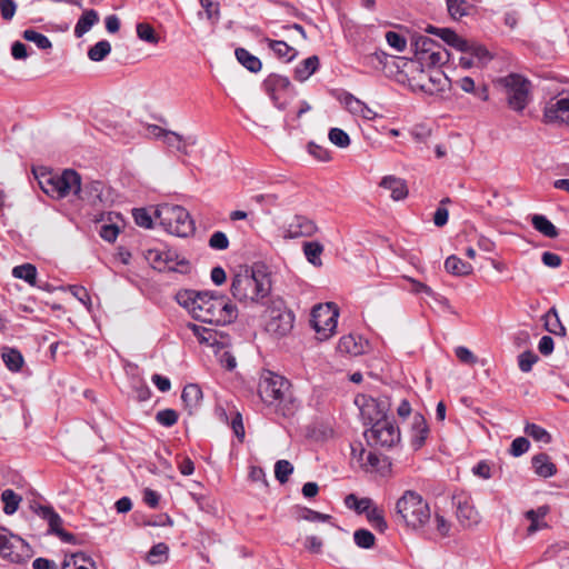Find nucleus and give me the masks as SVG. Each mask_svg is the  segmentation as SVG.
<instances>
[{"label": "nucleus", "instance_id": "1", "mask_svg": "<svg viewBox=\"0 0 569 569\" xmlns=\"http://www.w3.org/2000/svg\"><path fill=\"white\" fill-rule=\"evenodd\" d=\"M176 300L200 322L224 326L238 318L236 305L227 296L217 291L184 289L176 295Z\"/></svg>", "mask_w": 569, "mask_h": 569}, {"label": "nucleus", "instance_id": "2", "mask_svg": "<svg viewBox=\"0 0 569 569\" xmlns=\"http://www.w3.org/2000/svg\"><path fill=\"white\" fill-rule=\"evenodd\" d=\"M272 290L269 268L256 262L236 273L230 283L232 297L241 303L267 305Z\"/></svg>", "mask_w": 569, "mask_h": 569}, {"label": "nucleus", "instance_id": "3", "mask_svg": "<svg viewBox=\"0 0 569 569\" xmlns=\"http://www.w3.org/2000/svg\"><path fill=\"white\" fill-rule=\"evenodd\" d=\"M258 392L264 403L276 405L284 417L292 416L299 406L292 395L290 381L271 371L261 375Z\"/></svg>", "mask_w": 569, "mask_h": 569}, {"label": "nucleus", "instance_id": "4", "mask_svg": "<svg viewBox=\"0 0 569 569\" xmlns=\"http://www.w3.org/2000/svg\"><path fill=\"white\" fill-rule=\"evenodd\" d=\"M395 512L397 520L413 531H421L430 521L429 503L420 493L406 490L397 500Z\"/></svg>", "mask_w": 569, "mask_h": 569}, {"label": "nucleus", "instance_id": "5", "mask_svg": "<svg viewBox=\"0 0 569 569\" xmlns=\"http://www.w3.org/2000/svg\"><path fill=\"white\" fill-rule=\"evenodd\" d=\"M41 190L52 199H63L69 194L81 193V177L73 169H64L61 173L33 170Z\"/></svg>", "mask_w": 569, "mask_h": 569}, {"label": "nucleus", "instance_id": "6", "mask_svg": "<svg viewBox=\"0 0 569 569\" xmlns=\"http://www.w3.org/2000/svg\"><path fill=\"white\" fill-rule=\"evenodd\" d=\"M156 217L170 234L187 238L193 234L196 227L190 213L181 206L164 203L157 208Z\"/></svg>", "mask_w": 569, "mask_h": 569}, {"label": "nucleus", "instance_id": "7", "mask_svg": "<svg viewBox=\"0 0 569 569\" xmlns=\"http://www.w3.org/2000/svg\"><path fill=\"white\" fill-rule=\"evenodd\" d=\"M266 306L268 313L266 331L278 339L288 336L295 325L293 311L287 307L286 301L279 296L270 297Z\"/></svg>", "mask_w": 569, "mask_h": 569}, {"label": "nucleus", "instance_id": "8", "mask_svg": "<svg viewBox=\"0 0 569 569\" xmlns=\"http://www.w3.org/2000/svg\"><path fill=\"white\" fill-rule=\"evenodd\" d=\"M503 89L510 109L521 112L529 103L531 82L519 73H509L496 80Z\"/></svg>", "mask_w": 569, "mask_h": 569}, {"label": "nucleus", "instance_id": "9", "mask_svg": "<svg viewBox=\"0 0 569 569\" xmlns=\"http://www.w3.org/2000/svg\"><path fill=\"white\" fill-rule=\"evenodd\" d=\"M0 555L12 563H24L33 556V550L24 539L0 527Z\"/></svg>", "mask_w": 569, "mask_h": 569}, {"label": "nucleus", "instance_id": "10", "mask_svg": "<svg viewBox=\"0 0 569 569\" xmlns=\"http://www.w3.org/2000/svg\"><path fill=\"white\" fill-rule=\"evenodd\" d=\"M355 403L359 407L365 423H377L388 419V412L391 408L389 397L379 396L377 398L367 395L357 396Z\"/></svg>", "mask_w": 569, "mask_h": 569}, {"label": "nucleus", "instance_id": "11", "mask_svg": "<svg viewBox=\"0 0 569 569\" xmlns=\"http://www.w3.org/2000/svg\"><path fill=\"white\" fill-rule=\"evenodd\" d=\"M367 443L373 448L390 449L400 442V430L389 419L377 421L365 431Z\"/></svg>", "mask_w": 569, "mask_h": 569}, {"label": "nucleus", "instance_id": "12", "mask_svg": "<svg viewBox=\"0 0 569 569\" xmlns=\"http://www.w3.org/2000/svg\"><path fill=\"white\" fill-rule=\"evenodd\" d=\"M339 311L335 303L319 305L312 309L311 325L320 340L332 336L337 328Z\"/></svg>", "mask_w": 569, "mask_h": 569}, {"label": "nucleus", "instance_id": "13", "mask_svg": "<svg viewBox=\"0 0 569 569\" xmlns=\"http://www.w3.org/2000/svg\"><path fill=\"white\" fill-rule=\"evenodd\" d=\"M30 508L37 516L48 522L49 533L56 535L62 542L66 543L76 545L78 542V539L73 533L68 532L61 528L62 519L51 506L41 505L34 501L30 505Z\"/></svg>", "mask_w": 569, "mask_h": 569}, {"label": "nucleus", "instance_id": "14", "mask_svg": "<svg viewBox=\"0 0 569 569\" xmlns=\"http://www.w3.org/2000/svg\"><path fill=\"white\" fill-rule=\"evenodd\" d=\"M318 231L316 222L305 216L297 214L288 223L286 237L290 239L311 237Z\"/></svg>", "mask_w": 569, "mask_h": 569}, {"label": "nucleus", "instance_id": "15", "mask_svg": "<svg viewBox=\"0 0 569 569\" xmlns=\"http://www.w3.org/2000/svg\"><path fill=\"white\" fill-rule=\"evenodd\" d=\"M543 118L546 122L560 120L569 123V97H562L549 102L545 109Z\"/></svg>", "mask_w": 569, "mask_h": 569}, {"label": "nucleus", "instance_id": "16", "mask_svg": "<svg viewBox=\"0 0 569 569\" xmlns=\"http://www.w3.org/2000/svg\"><path fill=\"white\" fill-rule=\"evenodd\" d=\"M429 435V427L425 417L420 413H415L411 425V447L419 450L425 443Z\"/></svg>", "mask_w": 569, "mask_h": 569}, {"label": "nucleus", "instance_id": "17", "mask_svg": "<svg viewBox=\"0 0 569 569\" xmlns=\"http://www.w3.org/2000/svg\"><path fill=\"white\" fill-rule=\"evenodd\" d=\"M290 84L288 77L277 73L269 74L263 81V88L274 103H277L279 99L278 92L288 90Z\"/></svg>", "mask_w": 569, "mask_h": 569}, {"label": "nucleus", "instance_id": "18", "mask_svg": "<svg viewBox=\"0 0 569 569\" xmlns=\"http://www.w3.org/2000/svg\"><path fill=\"white\" fill-rule=\"evenodd\" d=\"M531 463L535 472L542 478H550L557 473V467L547 453L535 455Z\"/></svg>", "mask_w": 569, "mask_h": 569}, {"label": "nucleus", "instance_id": "19", "mask_svg": "<svg viewBox=\"0 0 569 569\" xmlns=\"http://www.w3.org/2000/svg\"><path fill=\"white\" fill-rule=\"evenodd\" d=\"M366 342L361 337H355L352 335L343 336L340 338L338 349L340 352H345L351 356H359L365 352Z\"/></svg>", "mask_w": 569, "mask_h": 569}, {"label": "nucleus", "instance_id": "20", "mask_svg": "<svg viewBox=\"0 0 569 569\" xmlns=\"http://www.w3.org/2000/svg\"><path fill=\"white\" fill-rule=\"evenodd\" d=\"M549 506L545 505L537 509H530L525 513L526 518L530 521V526L528 527L529 535L547 527V522L543 521V518L549 513Z\"/></svg>", "mask_w": 569, "mask_h": 569}, {"label": "nucleus", "instance_id": "21", "mask_svg": "<svg viewBox=\"0 0 569 569\" xmlns=\"http://www.w3.org/2000/svg\"><path fill=\"white\" fill-rule=\"evenodd\" d=\"M319 66L318 56L308 57L296 67L295 79L300 82L308 80L318 70Z\"/></svg>", "mask_w": 569, "mask_h": 569}, {"label": "nucleus", "instance_id": "22", "mask_svg": "<svg viewBox=\"0 0 569 569\" xmlns=\"http://www.w3.org/2000/svg\"><path fill=\"white\" fill-rule=\"evenodd\" d=\"M380 186L391 191V198L393 200H402L408 194L406 182L402 179L396 178L393 176L385 177L381 180Z\"/></svg>", "mask_w": 569, "mask_h": 569}, {"label": "nucleus", "instance_id": "23", "mask_svg": "<svg viewBox=\"0 0 569 569\" xmlns=\"http://www.w3.org/2000/svg\"><path fill=\"white\" fill-rule=\"evenodd\" d=\"M103 183L101 181H91L84 187L81 186V193L76 194L81 200H87L92 204H97L98 202H102V193H103Z\"/></svg>", "mask_w": 569, "mask_h": 569}, {"label": "nucleus", "instance_id": "24", "mask_svg": "<svg viewBox=\"0 0 569 569\" xmlns=\"http://www.w3.org/2000/svg\"><path fill=\"white\" fill-rule=\"evenodd\" d=\"M445 269L447 272L458 277L469 276L473 271V267L469 262H465L455 254L446 259Z\"/></svg>", "mask_w": 569, "mask_h": 569}, {"label": "nucleus", "instance_id": "25", "mask_svg": "<svg viewBox=\"0 0 569 569\" xmlns=\"http://www.w3.org/2000/svg\"><path fill=\"white\" fill-rule=\"evenodd\" d=\"M163 142L169 147L173 148L177 151L187 154V146H193L196 144V138L194 137H182L181 134L174 132V131H168L166 134Z\"/></svg>", "mask_w": 569, "mask_h": 569}, {"label": "nucleus", "instance_id": "26", "mask_svg": "<svg viewBox=\"0 0 569 569\" xmlns=\"http://www.w3.org/2000/svg\"><path fill=\"white\" fill-rule=\"evenodd\" d=\"M99 21L98 12L93 9L86 10L74 27V36L81 38Z\"/></svg>", "mask_w": 569, "mask_h": 569}, {"label": "nucleus", "instance_id": "27", "mask_svg": "<svg viewBox=\"0 0 569 569\" xmlns=\"http://www.w3.org/2000/svg\"><path fill=\"white\" fill-rule=\"evenodd\" d=\"M202 399V390L201 388L196 383H189L187 385L181 393V400L184 403V407L189 410L191 413L192 409H194Z\"/></svg>", "mask_w": 569, "mask_h": 569}, {"label": "nucleus", "instance_id": "28", "mask_svg": "<svg viewBox=\"0 0 569 569\" xmlns=\"http://www.w3.org/2000/svg\"><path fill=\"white\" fill-rule=\"evenodd\" d=\"M531 224L545 237L553 239L559 234L557 227L543 214H533L531 217Z\"/></svg>", "mask_w": 569, "mask_h": 569}, {"label": "nucleus", "instance_id": "29", "mask_svg": "<svg viewBox=\"0 0 569 569\" xmlns=\"http://www.w3.org/2000/svg\"><path fill=\"white\" fill-rule=\"evenodd\" d=\"M1 357L7 368L13 372L19 371L24 362L21 352L10 347L2 348Z\"/></svg>", "mask_w": 569, "mask_h": 569}, {"label": "nucleus", "instance_id": "30", "mask_svg": "<svg viewBox=\"0 0 569 569\" xmlns=\"http://www.w3.org/2000/svg\"><path fill=\"white\" fill-rule=\"evenodd\" d=\"M457 517L463 526L478 523V511L467 500L459 501L457 507Z\"/></svg>", "mask_w": 569, "mask_h": 569}, {"label": "nucleus", "instance_id": "31", "mask_svg": "<svg viewBox=\"0 0 569 569\" xmlns=\"http://www.w3.org/2000/svg\"><path fill=\"white\" fill-rule=\"evenodd\" d=\"M236 58L238 62L248 69L250 72H258L262 68V63L260 59L253 54H251L244 48H237L234 51Z\"/></svg>", "mask_w": 569, "mask_h": 569}, {"label": "nucleus", "instance_id": "32", "mask_svg": "<svg viewBox=\"0 0 569 569\" xmlns=\"http://www.w3.org/2000/svg\"><path fill=\"white\" fill-rule=\"evenodd\" d=\"M446 3L450 17L455 20L470 16L475 10V7L466 0H446Z\"/></svg>", "mask_w": 569, "mask_h": 569}, {"label": "nucleus", "instance_id": "33", "mask_svg": "<svg viewBox=\"0 0 569 569\" xmlns=\"http://www.w3.org/2000/svg\"><path fill=\"white\" fill-rule=\"evenodd\" d=\"M267 41L268 47L276 53V56L280 59H286L287 62L292 61L298 54V51L284 41L271 39H267Z\"/></svg>", "mask_w": 569, "mask_h": 569}, {"label": "nucleus", "instance_id": "34", "mask_svg": "<svg viewBox=\"0 0 569 569\" xmlns=\"http://www.w3.org/2000/svg\"><path fill=\"white\" fill-rule=\"evenodd\" d=\"M302 248L308 262L315 267L322 264L321 254L323 252V246L319 241H307L303 243Z\"/></svg>", "mask_w": 569, "mask_h": 569}, {"label": "nucleus", "instance_id": "35", "mask_svg": "<svg viewBox=\"0 0 569 569\" xmlns=\"http://www.w3.org/2000/svg\"><path fill=\"white\" fill-rule=\"evenodd\" d=\"M440 39L451 48L462 52L468 49V40L457 34L453 30L446 28L441 29Z\"/></svg>", "mask_w": 569, "mask_h": 569}, {"label": "nucleus", "instance_id": "36", "mask_svg": "<svg viewBox=\"0 0 569 569\" xmlns=\"http://www.w3.org/2000/svg\"><path fill=\"white\" fill-rule=\"evenodd\" d=\"M431 44L432 39L423 34H412L410 38V46L415 52L417 61L420 60L421 56H426L428 52H430Z\"/></svg>", "mask_w": 569, "mask_h": 569}, {"label": "nucleus", "instance_id": "37", "mask_svg": "<svg viewBox=\"0 0 569 569\" xmlns=\"http://www.w3.org/2000/svg\"><path fill=\"white\" fill-rule=\"evenodd\" d=\"M37 268L31 263H23L20 266H17L12 270V276L18 279H22L26 282H28L30 286H38L37 284Z\"/></svg>", "mask_w": 569, "mask_h": 569}, {"label": "nucleus", "instance_id": "38", "mask_svg": "<svg viewBox=\"0 0 569 569\" xmlns=\"http://www.w3.org/2000/svg\"><path fill=\"white\" fill-rule=\"evenodd\" d=\"M545 328L547 331L556 336H566V327L561 323L558 311L555 307L549 309L546 313Z\"/></svg>", "mask_w": 569, "mask_h": 569}, {"label": "nucleus", "instance_id": "39", "mask_svg": "<svg viewBox=\"0 0 569 569\" xmlns=\"http://www.w3.org/2000/svg\"><path fill=\"white\" fill-rule=\"evenodd\" d=\"M525 433L537 442L549 445L552 441V436L545 428L539 425L527 422L523 429Z\"/></svg>", "mask_w": 569, "mask_h": 569}, {"label": "nucleus", "instance_id": "40", "mask_svg": "<svg viewBox=\"0 0 569 569\" xmlns=\"http://www.w3.org/2000/svg\"><path fill=\"white\" fill-rule=\"evenodd\" d=\"M450 53L448 51H431L426 56H421L418 61L421 66L426 67H438L447 63L449 61Z\"/></svg>", "mask_w": 569, "mask_h": 569}, {"label": "nucleus", "instance_id": "41", "mask_svg": "<svg viewBox=\"0 0 569 569\" xmlns=\"http://www.w3.org/2000/svg\"><path fill=\"white\" fill-rule=\"evenodd\" d=\"M345 503L348 508L355 509L358 513H367L373 506L370 498H358L356 495L350 493L345 498Z\"/></svg>", "mask_w": 569, "mask_h": 569}, {"label": "nucleus", "instance_id": "42", "mask_svg": "<svg viewBox=\"0 0 569 569\" xmlns=\"http://www.w3.org/2000/svg\"><path fill=\"white\" fill-rule=\"evenodd\" d=\"M1 500L4 503L3 512L6 515H13L19 508L21 497L12 489H6L1 495Z\"/></svg>", "mask_w": 569, "mask_h": 569}, {"label": "nucleus", "instance_id": "43", "mask_svg": "<svg viewBox=\"0 0 569 569\" xmlns=\"http://www.w3.org/2000/svg\"><path fill=\"white\" fill-rule=\"evenodd\" d=\"M111 52V44L107 40H100L88 50V58L91 61H102Z\"/></svg>", "mask_w": 569, "mask_h": 569}, {"label": "nucleus", "instance_id": "44", "mask_svg": "<svg viewBox=\"0 0 569 569\" xmlns=\"http://www.w3.org/2000/svg\"><path fill=\"white\" fill-rule=\"evenodd\" d=\"M368 521L371 526L378 530L379 532H385L388 528L387 521L383 516V511L379 509L377 506H372L369 511L366 513Z\"/></svg>", "mask_w": 569, "mask_h": 569}, {"label": "nucleus", "instance_id": "45", "mask_svg": "<svg viewBox=\"0 0 569 569\" xmlns=\"http://www.w3.org/2000/svg\"><path fill=\"white\" fill-rule=\"evenodd\" d=\"M22 37L24 40L36 43V46L41 50H48L52 48L50 39L33 29L24 30Z\"/></svg>", "mask_w": 569, "mask_h": 569}, {"label": "nucleus", "instance_id": "46", "mask_svg": "<svg viewBox=\"0 0 569 569\" xmlns=\"http://www.w3.org/2000/svg\"><path fill=\"white\" fill-rule=\"evenodd\" d=\"M136 30L138 38L147 43L157 44L160 40L153 27L147 22L137 23Z\"/></svg>", "mask_w": 569, "mask_h": 569}, {"label": "nucleus", "instance_id": "47", "mask_svg": "<svg viewBox=\"0 0 569 569\" xmlns=\"http://www.w3.org/2000/svg\"><path fill=\"white\" fill-rule=\"evenodd\" d=\"M169 547L164 542H159L151 547L147 555V560L152 565L162 563L167 560Z\"/></svg>", "mask_w": 569, "mask_h": 569}, {"label": "nucleus", "instance_id": "48", "mask_svg": "<svg viewBox=\"0 0 569 569\" xmlns=\"http://www.w3.org/2000/svg\"><path fill=\"white\" fill-rule=\"evenodd\" d=\"M90 562L91 566H94L92 559L87 556L84 552H76L70 556V558H66L62 562V569H88L83 565H79L78 562Z\"/></svg>", "mask_w": 569, "mask_h": 569}, {"label": "nucleus", "instance_id": "49", "mask_svg": "<svg viewBox=\"0 0 569 569\" xmlns=\"http://www.w3.org/2000/svg\"><path fill=\"white\" fill-rule=\"evenodd\" d=\"M355 543L362 549H370L376 543L375 535L367 529H358L353 533Z\"/></svg>", "mask_w": 569, "mask_h": 569}, {"label": "nucleus", "instance_id": "50", "mask_svg": "<svg viewBox=\"0 0 569 569\" xmlns=\"http://www.w3.org/2000/svg\"><path fill=\"white\" fill-rule=\"evenodd\" d=\"M298 519L311 521V522H328L332 520V517L327 513H321L319 511L312 510L307 507H300L299 508V515L297 516Z\"/></svg>", "mask_w": 569, "mask_h": 569}, {"label": "nucleus", "instance_id": "51", "mask_svg": "<svg viewBox=\"0 0 569 569\" xmlns=\"http://www.w3.org/2000/svg\"><path fill=\"white\" fill-rule=\"evenodd\" d=\"M293 472V466L288 460H278L274 465V476L280 483H286Z\"/></svg>", "mask_w": 569, "mask_h": 569}, {"label": "nucleus", "instance_id": "52", "mask_svg": "<svg viewBox=\"0 0 569 569\" xmlns=\"http://www.w3.org/2000/svg\"><path fill=\"white\" fill-rule=\"evenodd\" d=\"M469 53L472 58H477L481 63H486L491 59L489 51L481 44L468 41V49L462 51Z\"/></svg>", "mask_w": 569, "mask_h": 569}, {"label": "nucleus", "instance_id": "53", "mask_svg": "<svg viewBox=\"0 0 569 569\" xmlns=\"http://www.w3.org/2000/svg\"><path fill=\"white\" fill-rule=\"evenodd\" d=\"M539 357L531 350H526L518 356V366L522 372H530Z\"/></svg>", "mask_w": 569, "mask_h": 569}, {"label": "nucleus", "instance_id": "54", "mask_svg": "<svg viewBox=\"0 0 569 569\" xmlns=\"http://www.w3.org/2000/svg\"><path fill=\"white\" fill-rule=\"evenodd\" d=\"M179 415L173 409H163L156 413V421L163 427H172L178 422Z\"/></svg>", "mask_w": 569, "mask_h": 569}, {"label": "nucleus", "instance_id": "55", "mask_svg": "<svg viewBox=\"0 0 569 569\" xmlns=\"http://www.w3.org/2000/svg\"><path fill=\"white\" fill-rule=\"evenodd\" d=\"M328 138L331 143L339 148H347L350 144V138L346 131L340 128H331Z\"/></svg>", "mask_w": 569, "mask_h": 569}, {"label": "nucleus", "instance_id": "56", "mask_svg": "<svg viewBox=\"0 0 569 569\" xmlns=\"http://www.w3.org/2000/svg\"><path fill=\"white\" fill-rule=\"evenodd\" d=\"M201 7L204 10L206 17L212 23H217L220 19V8L219 2H214L213 0H199Z\"/></svg>", "mask_w": 569, "mask_h": 569}, {"label": "nucleus", "instance_id": "57", "mask_svg": "<svg viewBox=\"0 0 569 569\" xmlns=\"http://www.w3.org/2000/svg\"><path fill=\"white\" fill-rule=\"evenodd\" d=\"M132 217L134 219L136 224L139 227L150 229L152 228L153 220L151 214L146 208H136L132 210Z\"/></svg>", "mask_w": 569, "mask_h": 569}, {"label": "nucleus", "instance_id": "58", "mask_svg": "<svg viewBox=\"0 0 569 569\" xmlns=\"http://www.w3.org/2000/svg\"><path fill=\"white\" fill-rule=\"evenodd\" d=\"M530 448V441L525 437H518L511 442L509 452L513 457H520Z\"/></svg>", "mask_w": 569, "mask_h": 569}, {"label": "nucleus", "instance_id": "59", "mask_svg": "<svg viewBox=\"0 0 569 569\" xmlns=\"http://www.w3.org/2000/svg\"><path fill=\"white\" fill-rule=\"evenodd\" d=\"M386 40L388 44L396 49L398 52H403L407 47L405 37L395 31H388L386 33Z\"/></svg>", "mask_w": 569, "mask_h": 569}, {"label": "nucleus", "instance_id": "60", "mask_svg": "<svg viewBox=\"0 0 569 569\" xmlns=\"http://www.w3.org/2000/svg\"><path fill=\"white\" fill-rule=\"evenodd\" d=\"M209 247L214 250H226L229 247V239L222 231H216L209 239Z\"/></svg>", "mask_w": 569, "mask_h": 569}, {"label": "nucleus", "instance_id": "61", "mask_svg": "<svg viewBox=\"0 0 569 569\" xmlns=\"http://www.w3.org/2000/svg\"><path fill=\"white\" fill-rule=\"evenodd\" d=\"M69 291L83 306H86L88 309L90 308V306H91V298H90V295H89L88 290L84 287H81V286H69Z\"/></svg>", "mask_w": 569, "mask_h": 569}, {"label": "nucleus", "instance_id": "62", "mask_svg": "<svg viewBox=\"0 0 569 569\" xmlns=\"http://www.w3.org/2000/svg\"><path fill=\"white\" fill-rule=\"evenodd\" d=\"M17 11V3L13 0H2L0 2V12L3 20L10 21Z\"/></svg>", "mask_w": 569, "mask_h": 569}, {"label": "nucleus", "instance_id": "63", "mask_svg": "<svg viewBox=\"0 0 569 569\" xmlns=\"http://www.w3.org/2000/svg\"><path fill=\"white\" fill-rule=\"evenodd\" d=\"M308 150L311 156L320 161L330 160V152L326 148L318 146L315 142H310L308 144Z\"/></svg>", "mask_w": 569, "mask_h": 569}, {"label": "nucleus", "instance_id": "64", "mask_svg": "<svg viewBox=\"0 0 569 569\" xmlns=\"http://www.w3.org/2000/svg\"><path fill=\"white\" fill-rule=\"evenodd\" d=\"M455 353L456 357L463 363L473 365L477 361L476 356L466 347H457Z\"/></svg>", "mask_w": 569, "mask_h": 569}]
</instances>
